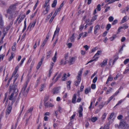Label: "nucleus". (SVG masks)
I'll return each mask as SVG.
<instances>
[{
  "mask_svg": "<svg viewBox=\"0 0 129 129\" xmlns=\"http://www.w3.org/2000/svg\"><path fill=\"white\" fill-rule=\"evenodd\" d=\"M114 96H113V95L111 96L109 99L108 101L106 102V104H107L109 103L110 102L111 100H112Z\"/></svg>",
  "mask_w": 129,
  "mask_h": 129,
  "instance_id": "33",
  "label": "nucleus"
},
{
  "mask_svg": "<svg viewBox=\"0 0 129 129\" xmlns=\"http://www.w3.org/2000/svg\"><path fill=\"white\" fill-rule=\"evenodd\" d=\"M83 47L86 51H87L90 48L87 45L84 46Z\"/></svg>",
  "mask_w": 129,
  "mask_h": 129,
  "instance_id": "49",
  "label": "nucleus"
},
{
  "mask_svg": "<svg viewBox=\"0 0 129 129\" xmlns=\"http://www.w3.org/2000/svg\"><path fill=\"white\" fill-rule=\"evenodd\" d=\"M123 118V116L121 115H119L117 117V118L118 120H120Z\"/></svg>",
  "mask_w": 129,
  "mask_h": 129,
  "instance_id": "55",
  "label": "nucleus"
},
{
  "mask_svg": "<svg viewBox=\"0 0 129 129\" xmlns=\"http://www.w3.org/2000/svg\"><path fill=\"white\" fill-rule=\"evenodd\" d=\"M108 60V59L107 58L104 59L100 64L101 67L102 68L105 67L107 64Z\"/></svg>",
  "mask_w": 129,
  "mask_h": 129,
  "instance_id": "4",
  "label": "nucleus"
},
{
  "mask_svg": "<svg viewBox=\"0 0 129 129\" xmlns=\"http://www.w3.org/2000/svg\"><path fill=\"white\" fill-rule=\"evenodd\" d=\"M117 20H115L113 21V22L112 23V24L114 25L116 24L117 22Z\"/></svg>",
  "mask_w": 129,
  "mask_h": 129,
  "instance_id": "64",
  "label": "nucleus"
},
{
  "mask_svg": "<svg viewBox=\"0 0 129 129\" xmlns=\"http://www.w3.org/2000/svg\"><path fill=\"white\" fill-rule=\"evenodd\" d=\"M65 3V2L64 1H63L62 3L60 5L59 8L58 9V11H60L61 8L64 5V4Z\"/></svg>",
  "mask_w": 129,
  "mask_h": 129,
  "instance_id": "35",
  "label": "nucleus"
},
{
  "mask_svg": "<svg viewBox=\"0 0 129 129\" xmlns=\"http://www.w3.org/2000/svg\"><path fill=\"white\" fill-rule=\"evenodd\" d=\"M91 89L90 87L87 88L84 90V93L86 94H87L91 92Z\"/></svg>",
  "mask_w": 129,
  "mask_h": 129,
  "instance_id": "16",
  "label": "nucleus"
},
{
  "mask_svg": "<svg viewBox=\"0 0 129 129\" xmlns=\"http://www.w3.org/2000/svg\"><path fill=\"white\" fill-rule=\"evenodd\" d=\"M116 37L117 36L116 35H113L112 37L110 38L109 39L110 40V41H112L116 38Z\"/></svg>",
  "mask_w": 129,
  "mask_h": 129,
  "instance_id": "32",
  "label": "nucleus"
},
{
  "mask_svg": "<svg viewBox=\"0 0 129 129\" xmlns=\"http://www.w3.org/2000/svg\"><path fill=\"white\" fill-rule=\"evenodd\" d=\"M5 56V54H3L0 55V61L2 60H3Z\"/></svg>",
  "mask_w": 129,
  "mask_h": 129,
  "instance_id": "47",
  "label": "nucleus"
},
{
  "mask_svg": "<svg viewBox=\"0 0 129 129\" xmlns=\"http://www.w3.org/2000/svg\"><path fill=\"white\" fill-rule=\"evenodd\" d=\"M25 16L23 15H20L19 17H18L17 19L16 20V21L18 20L19 18H20V19L18 23H20L22 20H23Z\"/></svg>",
  "mask_w": 129,
  "mask_h": 129,
  "instance_id": "14",
  "label": "nucleus"
},
{
  "mask_svg": "<svg viewBox=\"0 0 129 129\" xmlns=\"http://www.w3.org/2000/svg\"><path fill=\"white\" fill-rule=\"evenodd\" d=\"M14 56V55H13V53H11V55L9 59V61H11L13 58Z\"/></svg>",
  "mask_w": 129,
  "mask_h": 129,
  "instance_id": "59",
  "label": "nucleus"
},
{
  "mask_svg": "<svg viewBox=\"0 0 129 129\" xmlns=\"http://www.w3.org/2000/svg\"><path fill=\"white\" fill-rule=\"evenodd\" d=\"M120 88H119L118 90V91H117L113 95L114 96H115L119 92V90H120Z\"/></svg>",
  "mask_w": 129,
  "mask_h": 129,
  "instance_id": "57",
  "label": "nucleus"
},
{
  "mask_svg": "<svg viewBox=\"0 0 129 129\" xmlns=\"http://www.w3.org/2000/svg\"><path fill=\"white\" fill-rule=\"evenodd\" d=\"M46 87V85L45 84H43L41 85V88L39 89L40 91H42L43 90V89Z\"/></svg>",
  "mask_w": 129,
  "mask_h": 129,
  "instance_id": "29",
  "label": "nucleus"
},
{
  "mask_svg": "<svg viewBox=\"0 0 129 129\" xmlns=\"http://www.w3.org/2000/svg\"><path fill=\"white\" fill-rule=\"evenodd\" d=\"M60 87H55L52 89V92L53 94H57L60 92Z\"/></svg>",
  "mask_w": 129,
  "mask_h": 129,
  "instance_id": "5",
  "label": "nucleus"
},
{
  "mask_svg": "<svg viewBox=\"0 0 129 129\" xmlns=\"http://www.w3.org/2000/svg\"><path fill=\"white\" fill-rule=\"evenodd\" d=\"M101 5L100 4L98 5L97 7L96 8V9L98 11H100L101 10Z\"/></svg>",
  "mask_w": 129,
  "mask_h": 129,
  "instance_id": "41",
  "label": "nucleus"
},
{
  "mask_svg": "<svg viewBox=\"0 0 129 129\" xmlns=\"http://www.w3.org/2000/svg\"><path fill=\"white\" fill-rule=\"evenodd\" d=\"M52 52L51 51H50L48 52L47 53L46 58L47 59L50 57L52 56Z\"/></svg>",
  "mask_w": 129,
  "mask_h": 129,
  "instance_id": "20",
  "label": "nucleus"
},
{
  "mask_svg": "<svg viewBox=\"0 0 129 129\" xmlns=\"http://www.w3.org/2000/svg\"><path fill=\"white\" fill-rule=\"evenodd\" d=\"M81 54L83 55H84L86 53V51H85L82 50L81 51Z\"/></svg>",
  "mask_w": 129,
  "mask_h": 129,
  "instance_id": "62",
  "label": "nucleus"
},
{
  "mask_svg": "<svg viewBox=\"0 0 129 129\" xmlns=\"http://www.w3.org/2000/svg\"><path fill=\"white\" fill-rule=\"evenodd\" d=\"M100 28V26L98 25H96L94 28V33L96 34L98 32L97 31L99 30Z\"/></svg>",
  "mask_w": 129,
  "mask_h": 129,
  "instance_id": "15",
  "label": "nucleus"
},
{
  "mask_svg": "<svg viewBox=\"0 0 129 129\" xmlns=\"http://www.w3.org/2000/svg\"><path fill=\"white\" fill-rule=\"evenodd\" d=\"M113 79V77H112L111 75H110L107 79V81L106 82V84H107L109 82H111L112 81Z\"/></svg>",
  "mask_w": 129,
  "mask_h": 129,
  "instance_id": "19",
  "label": "nucleus"
},
{
  "mask_svg": "<svg viewBox=\"0 0 129 129\" xmlns=\"http://www.w3.org/2000/svg\"><path fill=\"white\" fill-rule=\"evenodd\" d=\"M97 79H98L97 77H95V78H94V79H93V80L92 82L94 83H95L96 82V81L97 80Z\"/></svg>",
  "mask_w": 129,
  "mask_h": 129,
  "instance_id": "53",
  "label": "nucleus"
},
{
  "mask_svg": "<svg viewBox=\"0 0 129 129\" xmlns=\"http://www.w3.org/2000/svg\"><path fill=\"white\" fill-rule=\"evenodd\" d=\"M107 115V114L106 113H104L102 115L101 117L102 120H103L106 118Z\"/></svg>",
  "mask_w": 129,
  "mask_h": 129,
  "instance_id": "34",
  "label": "nucleus"
},
{
  "mask_svg": "<svg viewBox=\"0 0 129 129\" xmlns=\"http://www.w3.org/2000/svg\"><path fill=\"white\" fill-rule=\"evenodd\" d=\"M3 24V22L2 20V16L0 15V26H2Z\"/></svg>",
  "mask_w": 129,
  "mask_h": 129,
  "instance_id": "36",
  "label": "nucleus"
},
{
  "mask_svg": "<svg viewBox=\"0 0 129 129\" xmlns=\"http://www.w3.org/2000/svg\"><path fill=\"white\" fill-rule=\"evenodd\" d=\"M114 18L112 16H110L108 18V20L109 21L111 22L113 21L114 20Z\"/></svg>",
  "mask_w": 129,
  "mask_h": 129,
  "instance_id": "46",
  "label": "nucleus"
},
{
  "mask_svg": "<svg viewBox=\"0 0 129 129\" xmlns=\"http://www.w3.org/2000/svg\"><path fill=\"white\" fill-rule=\"evenodd\" d=\"M26 19H25L24 21V27L22 30L23 32H24L26 29Z\"/></svg>",
  "mask_w": 129,
  "mask_h": 129,
  "instance_id": "37",
  "label": "nucleus"
},
{
  "mask_svg": "<svg viewBox=\"0 0 129 129\" xmlns=\"http://www.w3.org/2000/svg\"><path fill=\"white\" fill-rule=\"evenodd\" d=\"M97 15H96L95 16H94V17H93L92 20H91V21L90 22V23H89V24H91L92 23V22L95 20H96L97 19Z\"/></svg>",
  "mask_w": 129,
  "mask_h": 129,
  "instance_id": "24",
  "label": "nucleus"
},
{
  "mask_svg": "<svg viewBox=\"0 0 129 129\" xmlns=\"http://www.w3.org/2000/svg\"><path fill=\"white\" fill-rule=\"evenodd\" d=\"M57 1L56 0L54 1L53 3L51 5V7L52 8H55L57 4Z\"/></svg>",
  "mask_w": 129,
  "mask_h": 129,
  "instance_id": "28",
  "label": "nucleus"
},
{
  "mask_svg": "<svg viewBox=\"0 0 129 129\" xmlns=\"http://www.w3.org/2000/svg\"><path fill=\"white\" fill-rule=\"evenodd\" d=\"M122 29V26L118 28V31L117 32V34H118L120 33L121 31V29Z\"/></svg>",
  "mask_w": 129,
  "mask_h": 129,
  "instance_id": "63",
  "label": "nucleus"
},
{
  "mask_svg": "<svg viewBox=\"0 0 129 129\" xmlns=\"http://www.w3.org/2000/svg\"><path fill=\"white\" fill-rule=\"evenodd\" d=\"M52 59L53 62H56L57 59V57L54 56V57L52 58Z\"/></svg>",
  "mask_w": 129,
  "mask_h": 129,
  "instance_id": "58",
  "label": "nucleus"
},
{
  "mask_svg": "<svg viewBox=\"0 0 129 129\" xmlns=\"http://www.w3.org/2000/svg\"><path fill=\"white\" fill-rule=\"evenodd\" d=\"M126 123L123 120L121 121L119 128H121L125 127L126 125Z\"/></svg>",
  "mask_w": 129,
  "mask_h": 129,
  "instance_id": "11",
  "label": "nucleus"
},
{
  "mask_svg": "<svg viewBox=\"0 0 129 129\" xmlns=\"http://www.w3.org/2000/svg\"><path fill=\"white\" fill-rule=\"evenodd\" d=\"M114 63H113V60L112 58H110L109 59L108 62V64L110 66L112 67L113 65L114 64Z\"/></svg>",
  "mask_w": 129,
  "mask_h": 129,
  "instance_id": "21",
  "label": "nucleus"
},
{
  "mask_svg": "<svg viewBox=\"0 0 129 129\" xmlns=\"http://www.w3.org/2000/svg\"><path fill=\"white\" fill-rule=\"evenodd\" d=\"M75 38L74 37V34H73L71 38L69 39V41L71 42H73L74 41Z\"/></svg>",
  "mask_w": 129,
  "mask_h": 129,
  "instance_id": "26",
  "label": "nucleus"
},
{
  "mask_svg": "<svg viewBox=\"0 0 129 129\" xmlns=\"http://www.w3.org/2000/svg\"><path fill=\"white\" fill-rule=\"evenodd\" d=\"M95 99L94 98L92 99L91 101L90 105H92L95 102Z\"/></svg>",
  "mask_w": 129,
  "mask_h": 129,
  "instance_id": "56",
  "label": "nucleus"
},
{
  "mask_svg": "<svg viewBox=\"0 0 129 129\" xmlns=\"http://www.w3.org/2000/svg\"><path fill=\"white\" fill-rule=\"evenodd\" d=\"M91 87L92 89H94L96 88V85L95 84H92L91 85Z\"/></svg>",
  "mask_w": 129,
  "mask_h": 129,
  "instance_id": "51",
  "label": "nucleus"
},
{
  "mask_svg": "<svg viewBox=\"0 0 129 129\" xmlns=\"http://www.w3.org/2000/svg\"><path fill=\"white\" fill-rule=\"evenodd\" d=\"M59 11H58V9L57 10L55 11L52 16L54 17H55L56 15H57L58 12H59Z\"/></svg>",
  "mask_w": 129,
  "mask_h": 129,
  "instance_id": "48",
  "label": "nucleus"
},
{
  "mask_svg": "<svg viewBox=\"0 0 129 129\" xmlns=\"http://www.w3.org/2000/svg\"><path fill=\"white\" fill-rule=\"evenodd\" d=\"M111 25L110 24H107L106 27V29L107 30H109L111 28Z\"/></svg>",
  "mask_w": 129,
  "mask_h": 129,
  "instance_id": "45",
  "label": "nucleus"
},
{
  "mask_svg": "<svg viewBox=\"0 0 129 129\" xmlns=\"http://www.w3.org/2000/svg\"><path fill=\"white\" fill-rule=\"evenodd\" d=\"M42 63L40 61L39 62L37 67V69L38 70L40 68V66L42 65Z\"/></svg>",
  "mask_w": 129,
  "mask_h": 129,
  "instance_id": "39",
  "label": "nucleus"
},
{
  "mask_svg": "<svg viewBox=\"0 0 129 129\" xmlns=\"http://www.w3.org/2000/svg\"><path fill=\"white\" fill-rule=\"evenodd\" d=\"M97 47H96L94 48H93L91 51V52H95V51H96L97 50Z\"/></svg>",
  "mask_w": 129,
  "mask_h": 129,
  "instance_id": "61",
  "label": "nucleus"
},
{
  "mask_svg": "<svg viewBox=\"0 0 129 129\" xmlns=\"http://www.w3.org/2000/svg\"><path fill=\"white\" fill-rule=\"evenodd\" d=\"M109 125L108 124H107L105 125V126L102 128V129H109Z\"/></svg>",
  "mask_w": 129,
  "mask_h": 129,
  "instance_id": "44",
  "label": "nucleus"
},
{
  "mask_svg": "<svg viewBox=\"0 0 129 129\" xmlns=\"http://www.w3.org/2000/svg\"><path fill=\"white\" fill-rule=\"evenodd\" d=\"M92 29H93V27H92V26L90 27V28H89L88 29V33H91L92 30Z\"/></svg>",
  "mask_w": 129,
  "mask_h": 129,
  "instance_id": "54",
  "label": "nucleus"
},
{
  "mask_svg": "<svg viewBox=\"0 0 129 129\" xmlns=\"http://www.w3.org/2000/svg\"><path fill=\"white\" fill-rule=\"evenodd\" d=\"M128 19V17L127 16H124L122 18L121 21V23H124L125 22H126L127 20Z\"/></svg>",
  "mask_w": 129,
  "mask_h": 129,
  "instance_id": "18",
  "label": "nucleus"
},
{
  "mask_svg": "<svg viewBox=\"0 0 129 129\" xmlns=\"http://www.w3.org/2000/svg\"><path fill=\"white\" fill-rule=\"evenodd\" d=\"M98 119L97 117H92L91 119V121L93 122H94L96 121Z\"/></svg>",
  "mask_w": 129,
  "mask_h": 129,
  "instance_id": "40",
  "label": "nucleus"
},
{
  "mask_svg": "<svg viewBox=\"0 0 129 129\" xmlns=\"http://www.w3.org/2000/svg\"><path fill=\"white\" fill-rule=\"evenodd\" d=\"M82 71H80L78 72V75L77 77V81L75 82V84L76 86H78L80 83L81 81V76L82 73Z\"/></svg>",
  "mask_w": 129,
  "mask_h": 129,
  "instance_id": "1",
  "label": "nucleus"
},
{
  "mask_svg": "<svg viewBox=\"0 0 129 129\" xmlns=\"http://www.w3.org/2000/svg\"><path fill=\"white\" fill-rule=\"evenodd\" d=\"M27 87V85H25L23 87L22 91H21V93H22L23 95L24 96L26 95L27 94L28 91V89L26 90V88Z\"/></svg>",
  "mask_w": 129,
  "mask_h": 129,
  "instance_id": "6",
  "label": "nucleus"
},
{
  "mask_svg": "<svg viewBox=\"0 0 129 129\" xmlns=\"http://www.w3.org/2000/svg\"><path fill=\"white\" fill-rule=\"evenodd\" d=\"M36 23V21H34L32 23H30L29 24V25L28 26V28L30 26V28H33L35 26V24Z\"/></svg>",
  "mask_w": 129,
  "mask_h": 129,
  "instance_id": "17",
  "label": "nucleus"
},
{
  "mask_svg": "<svg viewBox=\"0 0 129 129\" xmlns=\"http://www.w3.org/2000/svg\"><path fill=\"white\" fill-rule=\"evenodd\" d=\"M78 111V112H82L83 111V107L81 106H80L79 108Z\"/></svg>",
  "mask_w": 129,
  "mask_h": 129,
  "instance_id": "42",
  "label": "nucleus"
},
{
  "mask_svg": "<svg viewBox=\"0 0 129 129\" xmlns=\"http://www.w3.org/2000/svg\"><path fill=\"white\" fill-rule=\"evenodd\" d=\"M67 62L64 59H62L61 60L60 62V64L64 65L66 64Z\"/></svg>",
  "mask_w": 129,
  "mask_h": 129,
  "instance_id": "30",
  "label": "nucleus"
},
{
  "mask_svg": "<svg viewBox=\"0 0 129 129\" xmlns=\"http://www.w3.org/2000/svg\"><path fill=\"white\" fill-rule=\"evenodd\" d=\"M25 59V57H24L23 59H21L20 63L19 64L20 66H21L23 64Z\"/></svg>",
  "mask_w": 129,
  "mask_h": 129,
  "instance_id": "43",
  "label": "nucleus"
},
{
  "mask_svg": "<svg viewBox=\"0 0 129 129\" xmlns=\"http://www.w3.org/2000/svg\"><path fill=\"white\" fill-rule=\"evenodd\" d=\"M52 14L53 12H52L47 16L45 20L46 22H47L49 20L50 17L52 15Z\"/></svg>",
  "mask_w": 129,
  "mask_h": 129,
  "instance_id": "27",
  "label": "nucleus"
},
{
  "mask_svg": "<svg viewBox=\"0 0 129 129\" xmlns=\"http://www.w3.org/2000/svg\"><path fill=\"white\" fill-rule=\"evenodd\" d=\"M45 8V10H44L42 13L44 15L48 13L50 9V6L47 7Z\"/></svg>",
  "mask_w": 129,
  "mask_h": 129,
  "instance_id": "13",
  "label": "nucleus"
},
{
  "mask_svg": "<svg viewBox=\"0 0 129 129\" xmlns=\"http://www.w3.org/2000/svg\"><path fill=\"white\" fill-rule=\"evenodd\" d=\"M12 108V105H8L6 111V115L7 114L8 115L10 113Z\"/></svg>",
  "mask_w": 129,
  "mask_h": 129,
  "instance_id": "8",
  "label": "nucleus"
},
{
  "mask_svg": "<svg viewBox=\"0 0 129 129\" xmlns=\"http://www.w3.org/2000/svg\"><path fill=\"white\" fill-rule=\"evenodd\" d=\"M113 90V89L112 88L109 87L106 92V94H108L110 93Z\"/></svg>",
  "mask_w": 129,
  "mask_h": 129,
  "instance_id": "31",
  "label": "nucleus"
},
{
  "mask_svg": "<svg viewBox=\"0 0 129 129\" xmlns=\"http://www.w3.org/2000/svg\"><path fill=\"white\" fill-rule=\"evenodd\" d=\"M102 52V51H98L94 56V57L95 58V59H94L92 60L89 61L86 64H87L90 62H92L93 61L97 60L99 58V57H98V56L101 54Z\"/></svg>",
  "mask_w": 129,
  "mask_h": 129,
  "instance_id": "3",
  "label": "nucleus"
},
{
  "mask_svg": "<svg viewBox=\"0 0 129 129\" xmlns=\"http://www.w3.org/2000/svg\"><path fill=\"white\" fill-rule=\"evenodd\" d=\"M45 106L49 107H53L54 106V105L50 103L47 102Z\"/></svg>",
  "mask_w": 129,
  "mask_h": 129,
  "instance_id": "22",
  "label": "nucleus"
},
{
  "mask_svg": "<svg viewBox=\"0 0 129 129\" xmlns=\"http://www.w3.org/2000/svg\"><path fill=\"white\" fill-rule=\"evenodd\" d=\"M19 65L17 66L15 68V70L12 74V77L14 78V82L19 77L18 74L17 73V72L19 68Z\"/></svg>",
  "mask_w": 129,
  "mask_h": 129,
  "instance_id": "2",
  "label": "nucleus"
},
{
  "mask_svg": "<svg viewBox=\"0 0 129 129\" xmlns=\"http://www.w3.org/2000/svg\"><path fill=\"white\" fill-rule=\"evenodd\" d=\"M16 4H15L11 5L9 8V10L10 11H12L15 10L16 8Z\"/></svg>",
  "mask_w": 129,
  "mask_h": 129,
  "instance_id": "12",
  "label": "nucleus"
},
{
  "mask_svg": "<svg viewBox=\"0 0 129 129\" xmlns=\"http://www.w3.org/2000/svg\"><path fill=\"white\" fill-rule=\"evenodd\" d=\"M129 61V59H126L124 61V64H126Z\"/></svg>",
  "mask_w": 129,
  "mask_h": 129,
  "instance_id": "52",
  "label": "nucleus"
},
{
  "mask_svg": "<svg viewBox=\"0 0 129 129\" xmlns=\"http://www.w3.org/2000/svg\"><path fill=\"white\" fill-rule=\"evenodd\" d=\"M76 57H70L69 61V62L70 63V64L71 65L73 64L76 60Z\"/></svg>",
  "mask_w": 129,
  "mask_h": 129,
  "instance_id": "10",
  "label": "nucleus"
},
{
  "mask_svg": "<svg viewBox=\"0 0 129 129\" xmlns=\"http://www.w3.org/2000/svg\"><path fill=\"white\" fill-rule=\"evenodd\" d=\"M67 45L68 48H70L72 46V44L71 43H69L67 44Z\"/></svg>",
  "mask_w": 129,
  "mask_h": 129,
  "instance_id": "50",
  "label": "nucleus"
},
{
  "mask_svg": "<svg viewBox=\"0 0 129 129\" xmlns=\"http://www.w3.org/2000/svg\"><path fill=\"white\" fill-rule=\"evenodd\" d=\"M56 74L54 76L53 78V80L55 82H56L59 79L60 77L61 76L60 74H59L56 78L54 80V79L55 78V77L56 76Z\"/></svg>",
  "mask_w": 129,
  "mask_h": 129,
  "instance_id": "23",
  "label": "nucleus"
},
{
  "mask_svg": "<svg viewBox=\"0 0 129 129\" xmlns=\"http://www.w3.org/2000/svg\"><path fill=\"white\" fill-rule=\"evenodd\" d=\"M129 71V68H127L125 69V71L123 72V73L124 74H125L126 73L128 72Z\"/></svg>",
  "mask_w": 129,
  "mask_h": 129,
  "instance_id": "60",
  "label": "nucleus"
},
{
  "mask_svg": "<svg viewBox=\"0 0 129 129\" xmlns=\"http://www.w3.org/2000/svg\"><path fill=\"white\" fill-rule=\"evenodd\" d=\"M76 94L74 95L73 96L72 102L73 103H75L76 102Z\"/></svg>",
  "mask_w": 129,
  "mask_h": 129,
  "instance_id": "25",
  "label": "nucleus"
},
{
  "mask_svg": "<svg viewBox=\"0 0 129 129\" xmlns=\"http://www.w3.org/2000/svg\"><path fill=\"white\" fill-rule=\"evenodd\" d=\"M87 32H85L80 33L79 35V37L77 38L78 40H79L81 37L84 38L87 36Z\"/></svg>",
  "mask_w": 129,
  "mask_h": 129,
  "instance_id": "7",
  "label": "nucleus"
},
{
  "mask_svg": "<svg viewBox=\"0 0 129 129\" xmlns=\"http://www.w3.org/2000/svg\"><path fill=\"white\" fill-rule=\"evenodd\" d=\"M60 30V29L58 27H57L56 28L55 31H54V34L53 36V37L52 39V40H53L54 38V37L55 36H57L58 35Z\"/></svg>",
  "mask_w": 129,
  "mask_h": 129,
  "instance_id": "9",
  "label": "nucleus"
},
{
  "mask_svg": "<svg viewBox=\"0 0 129 129\" xmlns=\"http://www.w3.org/2000/svg\"><path fill=\"white\" fill-rule=\"evenodd\" d=\"M67 78L66 74H64L63 75V77L62 78V81H65L67 79Z\"/></svg>",
  "mask_w": 129,
  "mask_h": 129,
  "instance_id": "38",
  "label": "nucleus"
}]
</instances>
